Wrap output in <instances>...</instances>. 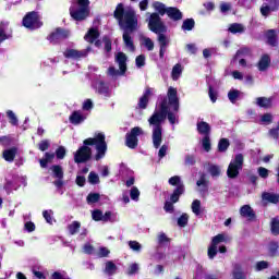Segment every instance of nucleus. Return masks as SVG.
I'll return each instance as SVG.
<instances>
[{
    "mask_svg": "<svg viewBox=\"0 0 279 279\" xmlns=\"http://www.w3.org/2000/svg\"><path fill=\"white\" fill-rule=\"evenodd\" d=\"M129 246L131 247V250H133V252H141L143 247L137 241H130Z\"/></svg>",
    "mask_w": 279,
    "mask_h": 279,
    "instance_id": "obj_61",
    "label": "nucleus"
},
{
    "mask_svg": "<svg viewBox=\"0 0 279 279\" xmlns=\"http://www.w3.org/2000/svg\"><path fill=\"white\" fill-rule=\"evenodd\" d=\"M158 43L160 47L159 57L162 59L165 58V53L167 52V47H169V37H167L165 34L159 33Z\"/></svg>",
    "mask_w": 279,
    "mask_h": 279,
    "instance_id": "obj_14",
    "label": "nucleus"
},
{
    "mask_svg": "<svg viewBox=\"0 0 279 279\" xmlns=\"http://www.w3.org/2000/svg\"><path fill=\"white\" fill-rule=\"evenodd\" d=\"M94 88L97 90V93H99V95H104V97H109L110 96V89L106 85V83H104V81L96 82L94 84Z\"/></svg>",
    "mask_w": 279,
    "mask_h": 279,
    "instance_id": "obj_17",
    "label": "nucleus"
},
{
    "mask_svg": "<svg viewBox=\"0 0 279 279\" xmlns=\"http://www.w3.org/2000/svg\"><path fill=\"white\" fill-rule=\"evenodd\" d=\"M23 26L27 29H38L39 27H43V22L40 21L38 13L33 11L24 16Z\"/></svg>",
    "mask_w": 279,
    "mask_h": 279,
    "instance_id": "obj_9",
    "label": "nucleus"
},
{
    "mask_svg": "<svg viewBox=\"0 0 279 279\" xmlns=\"http://www.w3.org/2000/svg\"><path fill=\"white\" fill-rule=\"evenodd\" d=\"M43 217L47 221V223H53V210H45L43 211Z\"/></svg>",
    "mask_w": 279,
    "mask_h": 279,
    "instance_id": "obj_51",
    "label": "nucleus"
},
{
    "mask_svg": "<svg viewBox=\"0 0 279 279\" xmlns=\"http://www.w3.org/2000/svg\"><path fill=\"white\" fill-rule=\"evenodd\" d=\"M92 219H94V221H104L105 223H108V221L110 223H117V221H119V215L112 211H106L104 214L102 210L96 209L92 211Z\"/></svg>",
    "mask_w": 279,
    "mask_h": 279,
    "instance_id": "obj_6",
    "label": "nucleus"
},
{
    "mask_svg": "<svg viewBox=\"0 0 279 279\" xmlns=\"http://www.w3.org/2000/svg\"><path fill=\"white\" fill-rule=\"evenodd\" d=\"M208 173H210L211 178H219L221 175V168L217 165H210Z\"/></svg>",
    "mask_w": 279,
    "mask_h": 279,
    "instance_id": "obj_37",
    "label": "nucleus"
},
{
    "mask_svg": "<svg viewBox=\"0 0 279 279\" xmlns=\"http://www.w3.org/2000/svg\"><path fill=\"white\" fill-rule=\"evenodd\" d=\"M230 241V238L226 233H220L213 238L211 244L208 247V256L209 258H215L217 256V247L220 243H228Z\"/></svg>",
    "mask_w": 279,
    "mask_h": 279,
    "instance_id": "obj_10",
    "label": "nucleus"
},
{
    "mask_svg": "<svg viewBox=\"0 0 279 279\" xmlns=\"http://www.w3.org/2000/svg\"><path fill=\"white\" fill-rule=\"evenodd\" d=\"M167 117L171 125L178 123V116L173 112H169V104L167 99H163L159 108H157L148 119L149 128H151L153 132L151 138L155 149H158V147L162 145V124L167 120Z\"/></svg>",
    "mask_w": 279,
    "mask_h": 279,
    "instance_id": "obj_1",
    "label": "nucleus"
},
{
    "mask_svg": "<svg viewBox=\"0 0 279 279\" xmlns=\"http://www.w3.org/2000/svg\"><path fill=\"white\" fill-rule=\"evenodd\" d=\"M84 116H82V112L80 111H74L71 116H70V121L71 123H73V125H80V123L84 122Z\"/></svg>",
    "mask_w": 279,
    "mask_h": 279,
    "instance_id": "obj_24",
    "label": "nucleus"
},
{
    "mask_svg": "<svg viewBox=\"0 0 279 279\" xmlns=\"http://www.w3.org/2000/svg\"><path fill=\"white\" fill-rule=\"evenodd\" d=\"M50 169L54 178H58V180H62V178H64V171L60 166H52Z\"/></svg>",
    "mask_w": 279,
    "mask_h": 279,
    "instance_id": "obj_38",
    "label": "nucleus"
},
{
    "mask_svg": "<svg viewBox=\"0 0 279 279\" xmlns=\"http://www.w3.org/2000/svg\"><path fill=\"white\" fill-rule=\"evenodd\" d=\"M95 254L98 256V258H106L110 255V250H108L106 246H101Z\"/></svg>",
    "mask_w": 279,
    "mask_h": 279,
    "instance_id": "obj_45",
    "label": "nucleus"
},
{
    "mask_svg": "<svg viewBox=\"0 0 279 279\" xmlns=\"http://www.w3.org/2000/svg\"><path fill=\"white\" fill-rule=\"evenodd\" d=\"M271 62V59H269V56L264 54L259 62H258V69L259 71H267V69H269V64Z\"/></svg>",
    "mask_w": 279,
    "mask_h": 279,
    "instance_id": "obj_23",
    "label": "nucleus"
},
{
    "mask_svg": "<svg viewBox=\"0 0 279 279\" xmlns=\"http://www.w3.org/2000/svg\"><path fill=\"white\" fill-rule=\"evenodd\" d=\"M78 8L77 9H71L70 14L74 21H84L90 14V9L88 5H90V1L88 0H78Z\"/></svg>",
    "mask_w": 279,
    "mask_h": 279,
    "instance_id": "obj_5",
    "label": "nucleus"
},
{
    "mask_svg": "<svg viewBox=\"0 0 279 279\" xmlns=\"http://www.w3.org/2000/svg\"><path fill=\"white\" fill-rule=\"evenodd\" d=\"M140 269H141V267L138 266V264L133 263L126 269V274H128V276H134L138 272Z\"/></svg>",
    "mask_w": 279,
    "mask_h": 279,
    "instance_id": "obj_47",
    "label": "nucleus"
},
{
    "mask_svg": "<svg viewBox=\"0 0 279 279\" xmlns=\"http://www.w3.org/2000/svg\"><path fill=\"white\" fill-rule=\"evenodd\" d=\"M154 95H156V89L151 87H146L142 97L149 99L150 97H154Z\"/></svg>",
    "mask_w": 279,
    "mask_h": 279,
    "instance_id": "obj_62",
    "label": "nucleus"
},
{
    "mask_svg": "<svg viewBox=\"0 0 279 279\" xmlns=\"http://www.w3.org/2000/svg\"><path fill=\"white\" fill-rule=\"evenodd\" d=\"M192 213L196 215V217H199L202 215V201L194 199L192 203Z\"/></svg>",
    "mask_w": 279,
    "mask_h": 279,
    "instance_id": "obj_35",
    "label": "nucleus"
},
{
    "mask_svg": "<svg viewBox=\"0 0 279 279\" xmlns=\"http://www.w3.org/2000/svg\"><path fill=\"white\" fill-rule=\"evenodd\" d=\"M195 27V21L193 19H187L182 24V29L184 32H191Z\"/></svg>",
    "mask_w": 279,
    "mask_h": 279,
    "instance_id": "obj_41",
    "label": "nucleus"
},
{
    "mask_svg": "<svg viewBox=\"0 0 279 279\" xmlns=\"http://www.w3.org/2000/svg\"><path fill=\"white\" fill-rule=\"evenodd\" d=\"M49 140H44L39 143L38 147L40 151H47V149H49Z\"/></svg>",
    "mask_w": 279,
    "mask_h": 279,
    "instance_id": "obj_63",
    "label": "nucleus"
},
{
    "mask_svg": "<svg viewBox=\"0 0 279 279\" xmlns=\"http://www.w3.org/2000/svg\"><path fill=\"white\" fill-rule=\"evenodd\" d=\"M118 269L119 268L117 267L116 263H113L112 260H108L105 264L104 274H106V276H114V274H117Z\"/></svg>",
    "mask_w": 279,
    "mask_h": 279,
    "instance_id": "obj_20",
    "label": "nucleus"
},
{
    "mask_svg": "<svg viewBox=\"0 0 279 279\" xmlns=\"http://www.w3.org/2000/svg\"><path fill=\"white\" fill-rule=\"evenodd\" d=\"M168 182L171 186H177V189L181 184H184V183H182V179L179 175H174V177L170 178Z\"/></svg>",
    "mask_w": 279,
    "mask_h": 279,
    "instance_id": "obj_50",
    "label": "nucleus"
},
{
    "mask_svg": "<svg viewBox=\"0 0 279 279\" xmlns=\"http://www.w3.org/2000/svg\"><path fill=\"white\" fill-rule=\"evenodd\" d=\"M196 184L199 187L201 193H206V191H208V180H206L205 175H202Z\"/></svg>",
    "mask_w": 279,
    "mask_h": 279,
    "instance_id": "obj_34",
    "label": "nucleus"
},
{
    "mask_svg": "<svg viewBox=\"0 0 279 279\" xmlns=\"http://www.w3.org/2000/svg\"><path fill=\"white\" fill-rule=\"evenodd\" d=\"M167 96L169 106H172L174 112H178V110H180V98H178V89H175V87H169Z\"/></svg>",
    "mask_w": 279,
    "mask_h": 279,
    "instance_id": "obj_13",
    "label": "nucleus"
},
{
    "mask_svg": "<svg viewBox=\"0 0 279 279\" xmlns=\"http://www.w3.org/2000/svg\"><path fill=\"white\" fill-rule=\"evenodd\" d=\"M166 14L172 21H182V11H180L178 8H173V7L168 8Z\"/></svg>",
    "mask_w": 279,
    "mask_h": 279,
    "instance_id": "obj_18",
    "label": "nucleus"
},
{
    "mask_svg": "<svg viewBox=\"0 0 279 279\" xmlns=\"http://www.w3.org/2000/svg\"><path fill=\"white\" fill-rule=\"evenodd\" d=\"M81 226H82V225H81L80 222H77V221L72 222V223L68 227L70 234H77V232H78Z\"/></svg>",
    "mask_w": 279,
    "mask_h": 279,
    "instance_id": "obj_49",
    "label": "nucleus"
},
{
    "mask_svg": "<svg viewBox=\"0 0 279 279\" xmlns=\"http://www.w3.org/2000/svg\"><path fill=\"white\" fill-rule=\"evenodd\" d=\"M135 63L136 66L138 69H141V66H145V57L143 54H140L136 59H135Z\"/></svg>",
    "mask_w": 279,
    "mask_h": 279,
    "instance_id": "obj_64",
    "label": "nucleus"
},
{
    "mask_svg": "<svg viewBox=\"0 0 279 279\" xmlns=\"http://www.w3.org/2000/svg\"><path fill=\"white\" fill-rule=\"evenodd\" d=\"M114 19L119 21L120 27L123 32V43L129 51H134V40L132 39V32L138 27V19L133 9H123V3H119L114 10Z\"/></svg>",
    "mask_w": 279,
    "mask_h": 279,
    "instance_id": "obj_2",
    "label": "nucleus"
},
{
    "mask_svg": "<svg viewBox=\"0 0 279 279\" xmlns=\"http://www.w3.org/2000/svg\"><path fill=\"white\" fill-rule=\"evenodd\" d=\"M84 38L87 43H95V40L99 38V31L92 28L88 31Z\"/></svg>",
    "mask_w": 279,
    "mask_h": 279,
    "instance_id": "obj_26",
    "label": "nucleus"
},
{
    "mask_svg": "<svg viewBox=\"0 0 279 279\" xmlns=\"http://www.w3.org/2000/svg\"><path fill=\"white\" fill-rule=\"evenodd\" d=\"M240 95H241V92L239 89H231L228 93V97H229V100L231 101V104H235L236 99H239Z\"/></svg>",
    "mask_w": 279,
    "mask_h": 279,
    "instance_id": "obj_43",
    "label": "nucleus"
},
{
    "mask_svg": "<svg viewBox=\"0 0 279 279\" xmlns=\"http://www.w3.org/2000/svg\"><path fill=\"white\" fill-rule=\"evenodd\" d=\"M260 125H271L274 123V114L271 113H264L259 117Z\"/></svg>",
    "mask_w": 279,
    "mask_h": 279,
    "instance_id": "obj_30",
    "label": "nucleus"
},
{
    "mask_svg": "<svg viewBox=\"0 0 279 279\" xmlns=\"http://www.w3.org/2000/svg\"><path fill=\"white\" fill-rule=\"evenodd\" d=\"M229 32L231 34H243V32H245V27L242 24H231L229 27Z\"/></svg>",
    "mask_w": 279,
    "mask_h": 279,
    "instance_id": "obj_36",
    "label": "nucleus"
},
{
    "mask_svg": "<svg viewBox=\"0 0 279 279\" xmlns=\"http://www.w3.org/2000/svg\"><path fill=\"white\" fill-rule=\"evenodd\" d=\"M88 53H90V47L84 50L68 49L63 52V56L72 60H82V58H86Z\"/></svg>",
    "mask_w": 279,
    "mask_h": 279,
    "instance_id": "obj_12",
    "label": "nucleus"
},
{
    "mask_svg": "<svg viewBox=\"0 0 279 279\" xmlns=\"http://www.w3.org/2000/svg\"><path fill=\"white\" fill-rule=\"evenodd\" d=\"M202 147L206 151H210V137L208 135H205L202 140Z\"/></svg>",
    "mask_w": 279,
    "mask_h": 279,
    "instance_id": "obj_53",
    "label": "nucleus"
},
{
    "mask_svg": "<svg viewBox=\"0 0 279 279\" xmlns=\"http://www.w3.org/2000/svg\"><path fill=\"white\" fill-rule=\"evenodd\" d=\"M257 173L259 178H263L264 180H267V178H269V170L267 168L259 167L257 169Z\"/></svg>",
    "mask_w": 279,
    "mask_h": 279,
    "instance_id": "obj_56",
    "label": "nucleus"
},
{
    "mask_svg": "<svg viewBox=\"0 0 279 279\" xmlns=\"http://www.w3.org/2000/svg\"><path fill=\"white\" fill-rule=\"evenodd\" d=\"M56 156L59 160H63V158L66 156V148H64L63 146H60L57 150H56Z\"/></svg>",
    "mask_w": 279,
    "mask_h": 279,
    "instance_id": "obj_58",
    "label": "nucleus"
},
{
    "mask_svg": "<svg viewBox=\"0 0 279 279\" xmlns=\"http://www.w3.org/2000/svg\"><path fill=\"white\" fill-rule=\"evenodd\" d=\"M262 199L264 202H269L270 204H278L279 196L278 194H275V193L264 192L262 194Z\"/></svg>",
    "mask_w": 279,
    "mask_h": 279,
    "instance_id": "obj_21",
    "label": "nucleus"
},
{
    "mask_svg": "<svg viewBox=\"0 0 279 279\" xmlns=\"http://www.w3.org/2000/svg\"><path fill=\"white\" fill-rule=\"evenodd\" d=\"M187 223H189V215L183 214V215L178 219V226H180V228H184V227H186Z\"/></svg>",
    "mask_w": 279,
    "mask_h": 279,
    "instance_id": "obj_55",
    "label": "nucleus"
},
{
    "mask_svg": "<svg viewBox=\"0 0 279 279\" xmlns=\"http://www.w3.org/2000/svg\"><path fill=\"white\" fill-rule=\"evenodd\" d=\"M53 158H56V154L53 153H46L45 154V158L39 160V165L43 169H45L47 167V165H49V162H53Z\"/></svg>",
    "mask_w": 279,
    "mask_h": 279,
    "instance_id": "obj_27",
    "label": "nucleus"
},
{
    "mask_svg": "<svg viewBox=\"0 0 279 279\" xmlns=\"http://www.w3.org/2000/svg\"><path fill=\"white\" fill-rule=\"evenodd\" d=\"M245 161V157L243 154H236L234 158L230 161L229 167L227 169V175L231 180L234 178H239V172L243 169V162Z\"/></svg>",
    "mask_w": 279,
    "mask_h": 279,
    "instance_id": "obj_4",
    "label": "nucleus"
},
{
    "mask_svg": "<svg viewBox=\"0 0 279 279\" xmlns=\"http://www.w3.org/2000/svg\"><path fill=\"white\" fill-rule=\"evenodd\" d=\"M241 217H245V219H248V221H252L256 215L254 214V209L250 205H244L240 209Z\"/></svg>",
    "mask_w": 279,
    "mask_h": 279,
    "instance_id": "obj_19",
    "label": "nucleus"
},
{
    "mask_svg": "<svg viewBox=\"0 0 279 279\" xmlns=\"http://www.w3.org/2000/svg\"><path fill=\"white\" fill-rule=\"evenodd\" d=\"M65 38H69V31L62 28H57L48 36V40L52 45H58V43H61V40H64Z\"/></svg>",
    "mask_w": 279,
    "mask_h": 279,
    "instance_id": "obj_11",
    "label": "nucleus"
},
{
    "mask_svg": "<svg viewBox=\"0 0 279 279\" xmlns=\"http://www.w3.org/2000/svg\"><path fill=\"white\" fill-rule=\"evenodd\" d=\"M278 248H279L278 242H270L269 245H268V254L270 256H277L278 255Z\"/></svg>",
    "mask_w": 279,
    "mask_h": 279,
    "instance_id": "obj_42",
    "label": "nucleus"
},
{
    "mask_svg": "<svg viewBox=\"0 0 279 279\" xmlns=\"http://www.w3.org/2000/svg\"><path fill=\"white\" fill-rule=\"evenodd\" d=\"M10 25L9 22H1L0 24V40H8V38H12V29L8 28Z\"/></svg>",
    "mask_w": 279,
    "mask_h": 279,
    "instance_id": "obj_15",
    "label": "nucleus"
},
{
    "mask_svg": "<svg viewBox=\"0 0 279 279\" xmlns=\"http://www.w3.org/2000/svg\"><path fill=\"white\" fill-rule=\"evenodd\" d=\"M3 158L7 162H14V158H16V148H10L3 151Z\"/></svg>",
    "mask_w": 279,
    "mask_h": 279,
    "instance_id": "obj_28",
    "label": "nucleus"
},
{
    "mask_svg": "<svg viewBox=\"0 0 279 279\" xmlns=\"http://www.w3.org/2000/svg\"><path fill=\"white\" fill-rule=\"evenodd\" d=\"M172 80L174 82H178V80H180V75H182V64L177 63L173 68H172Z\"/></svg>",
    "mask_w": 279,
    "mask_h": 279,
    "instance_id": "obj_33",
    "label": "nucleus"
},
{
    "mask_svg": "<svg viewBox=\"0 0 279 279\" xmlns=\"http://www.w3.org/2000/svg\"><path fill=\"white\" fill-rule=\"evenodd\" d=\"M183 194H184V184H181L178 187H175L172 195L170 196L172 204H177V202H179L180 199V195H183Z\"/></svg>",
    "mask_w": 279,
    "mask_h": 279,
    "instance_id": "obj_22",
    "label": "nucleus"
},
{
    "mask_svg": "<svg viewBox=\"0 0 279 279\" xmlns=\"http://www.w3.org/2000/svg\"><path fill=\"white\" fill-rule=\"evenodd\" d=\"M230 147V142L228 138H221L218 143V150L219 151H227L228 148Z\"/></svg>",
    "mask_w": 279,
    "mask_h": 279,
    "instance_id": "obj_44",
    "label": "nucleus"
},
{
    "mask_svg": "<svg viewBox=\"0 0 279 279\" xmlns=\"http://www.w3.org/2000/svg\"><path fill=\"white\" fill-rule=\"evenodd\" d=\"M148 104L149 99L145 98V96H142L138 100L137 108H140L141 110H145Z\"/></svg>",
    "mask_w": 279,
    "mask_h": 279,
    "instance_id": "obj_57",
    "label": "nucleus"
},
{
    "mask_svg": "<svg viewBox=\"0 0 279 279\" xmlns=\"http://www.w3.org/2000/svg\"><path fill=\"white\" fill-rule=\"evenodd\" d=\"M143 134H145V131H143L141 126L133 128L130 133H126V147L136 149V147H138V136H143Z\"/></svg>",
    "mask_w": 279,
    "mask_h": 279,
    "instance_id": "obj_8",
    "label": "nucleus"
},
{
    "mask_svg": "<svg viewBox=\"0 0 279 279\" xmlns=\"http://www.w3.org/2000/svg\"><path fill=\"white\" fill-rule=\"evenodd\" d=\"M148 27L154 34H165V32H167V26H165V23L158 13L150 14Z\"/></svg>",
    "mask_w": 279,
    "mask_h": 279,
    "instance_id": "obj_7",
    "label": "nucleus"
},
{
    "mask_svg": "<svg viewBox=\"0 0 279 279\" xmlns=\"http://www.w3.org/2000/svg\"><path fill=\"white\" fill-rule=\"evenodd\" d=\"M89 184H99V175L95 172H90L88 175Z\"/></svg>",
    "mask_w": 279,
    "mask_h": 279,
    "instance_id": "obj_59",
    "label": "nucleus"
},
{
    "mask_svg": "<svg viewBox=\"0 0 279 279\" xmlns=\"http://www.w3.org/2000/svg\"><path fill=\"white\" fill-rule=\"evenodd\" d=\"M265 269H269V262L260 260L255 264V271H263Z\"/></svg>",
    "mask_w": 279,
    "mask_h": 279,
    "instance_id": "obj_46",
    "label": "nucleus"
},
{
    "mask_svg": "<svg viewBox=\"0 0 279 279\" xmlns=\"http://www.w3.org/2000/svg\"><path fill=\"white\" fill-rule=\"evenodd\" d=\"M130 197L133 199V202H138V197H141V191H138V187L133 186L130 191Z\"/></svg>",
    "mask_w": 279,
    "mask_h": 279,
    "instance_id": "obj_48",
    "label": "nucleus"
},
{
    "mask_svg": "<svg viewBox=\"0 0 279 279\" xmlns=\"http://www.w3.org/2000/svg\"><path fill=\"white\" fill-rule=\"evenodd\" d=\"M124 73L121 72V70H116L114 66H110L108 69V75H110L111 77H119V75H123Z\"/></svg>",
    "mask_w": 279,
    "mask_h": 279,
    "instance_id": "obj_60",
    "label": "nucleus"
},
{
    "mask_svg": "<svg viewBox=\"0 0 279 279\" xmlns=\"http://www.w3.org/2000/svg\"><path fill=\"white\" fill-rule=\"evenodd\" d=\"M153 8H154L155 12H158V14H160V16H165V14H167L168 8L162 2H155L153 4Z\"/></svg>",
    "mask_w": 279,
    "mask_h": 279,
    "instance_id": "obj_32",
    "label": "nucleus"
},
{
    "mask_svg": "<svg viewBox=\"0 0 279 279\" xmlns=\"http://www.w3.org/2000/svg\"><path fill=\"white\" fill-rule=\"evenodd\" d=\"M256 106H259V108H271V98L257 97Z\"/></svg>",
    "mask_w": 279,
    "mask_h": 279,
    "instance_id": "obj_29",
    "label": "nucleus"
},
{
    "mask_svg": "<svg viewBox=\"0 0 279 279\" xmlns=\"http://www.w3.org/2000/svg\"><path fill=\"white\" fill-rule=\"evenodd\" d=\"M84 146L78 148L74 153V162L77 165L82 162H87L90 160V156H93V150L88 145H94L97 154L95 155V160H101V158L106 157V151H108V144L106 143V135L104 133H98L94 137H89L85 140Z\"/></svg>",
    "mask_w": 279,
    "mask_h": 279,
    "instance_id": "obj_3",
    "label": "nucleus"
},
{
    "mask_svg": "<svg viewBox=\"0 0 279 279\" xmlns=\"http://www.w3.org/2000/svg\"><path fill=\"white\" fill-rule=\"evenodd\" d=\"M7 117H9L12 125H19V118H16V114H14L12 110L7 111Z\"/></svg>",
    "mask_w": 279,
    "mask_h": 279,
    "instance_id": "obj_52",
    "label": "nucleus"
},
{
    "mask_svg": "<svg viewBox=\"0 0 279 279\" xmlns=\"http://www.w3.org/2000/svg\"><path fill=\"white\" fill-rule=\"evenodd\" d=\"M116 62L119 64L121 73H125V71H128V56H125V53L118 52L116 54Z\"/></svg>",
    "mask_w": 279,
    "mask_h": 279,
    "instance_id": "obj_16",
    "label": "nucleus"
},
{
    "mask_svg": "<svg viewBox=\"0 0 279 279\" xmlns=\"http://www.w3.org/2000/svg\"><path fill=\"white\" fill-rule=\"evenodd\" d=\"M99 194L98 193H90L87 196V203L88 204H97L99 202Z\"/></svg>",
    "mask_w": 279,
    "mask_h": 279,
    "instance_id": "obj_54",
    "label": "nucleus"
},
{
    "mask_svg": "<svg viewBox=\"0 0 279 279\" xmlns=\"http://www.w3.org/2000/svg\"><path fill=\"white\" fill-rule=\"evenodd\" d=\"M270 230L275 236L279 234V218H272L270 222Z\"/></svg>",
    "mask_w": 279,
    "mask_h": 279,
    "instance_id": "obj_39",
    "label": "nucleus"
},
{
    "mask_svg": "<svg viewBox=\"0 0 279 279\" xmlns=\"http://www.w3.org/2000/svg\"><path fill=\"white\" fill-rule=\"evenodd\" d=\"M197 131L203 134L204 136H208V134H210V124H208L207 122H198L197 123Z\"/></svg>",
    "mask_w": 279,
    "mask_h": 279,
    "instance_id": "obj_25",
    "label": "nucleus"
},
{
    "mask_svg": "<svg viewBox=\"0 0 279 279\" xmlns=\"http://www.w3.org/2000/svg\"><path fill=\"white\" fill-rule=\"evenodd\" d=\"M266 38L268 40V45H271V47H276L278 45V38L276 37V31L270 29L266 34Z\"/></svg>",
    "mask_w": 279,
    "mask_h": 279,
    "instance_id": "obj_31",
    "label": "nucleus"
},
{
    "mask_svg": "<svg viewBox=\"0 0 279 279\" xmlns=\"http://www.w3.org/2000/svg\"><path fill=\"white\" fill-rule=\"evenodd\" d=\"M142 45L147 51H154V41L149 37H142Z\"/></svg>",
    "mask_w": 279,
    "mask_h": 279,
    "instance_id": "obj_40",
    "label": "nucleus"
}]
</instances>
